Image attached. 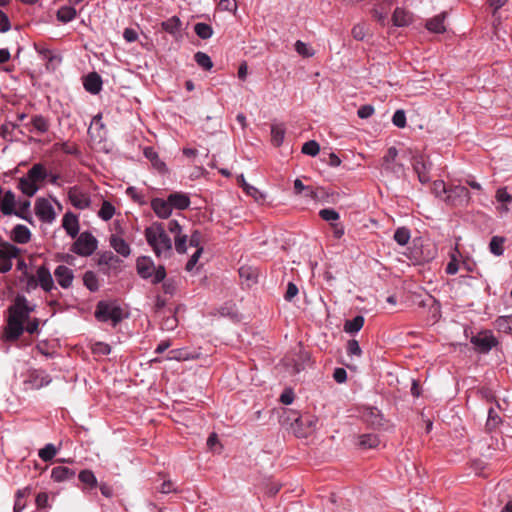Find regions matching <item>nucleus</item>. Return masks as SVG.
<instances>
[{
	"label": "nucleus",
	"instance_id": "obj_1",
	"mask_svg": "<svg viewBox=\"0 0 512 512\" xmlns=\"http://www.w3.org/2000/svg\"><path fill=\"white\" fill-rule=\"evenodd\" d=\"M145 238L156 256L160 257L162 254H171L172 241L162 223L155 222L147 227L145 229Z\"/></svg>",
	"mask_w": 512,
	"mask_h": 512
},
{
	"label": "nucleus",
	"instance_id": "obj_2",
	"mask_svg": "<svg viewBox=\"0 0 512 512\" xmlns=\"http://www.w3.org/2000/svg\"><path fill=\"white\" fill-rule=\"evenodd\" d=\"M136 269L142 279H151V283L156 285L166 278V269L163 265L155 267L153 260L148 256L138 257L136 260Z\"/></svg>",
	"mask_w": 512,
	"mask_h": 512
},
{
	"label": "nucleus",
	"instance_id": "obj_3",
	"mask_svg": "<svg viewBox=\"0 0 512 512\" xmlns=\"http://www.w3.org/2000/svg\"><path fill=\"white\" fill-rule=\"evenodd\" d=\"M285 421H291V428L297 437H307L316 429L318 418L310 414L290 412Z\"/></svg>",
	"mask_w": 512,
	"mask_h": 512
},
{
	"label": "nucleus",
	"instance_id": "obj_4",
	"mask_svg": "<svg viewBox=\"0 0 512 512\" xmlns=\"http://www.w3.org/2000/svg\"><path fill=\"white\" fill-rule=\"evenodd\" d=\"M95 318L99 322L111 321L113 326L119 324L123 318V309L116 302L99 301L94 312Z\"/></svg>",
	"mask_w": 512,
	"mask_h": 512
},
{
	"label": "nucleus",
	"instance_id": "obj_5",
	"mask_svg": "<svg viewBox=\"0 0 512 512\" xmlns=\"http://www.w3.org/2000/svg\"><path fill=\"white\" fill-rule=\"evenodd\" d=\"M98 247V241L96 237L89 231H85L79 234L76 241L72 244L70 251L79 256H90Z\"/></svg>",
	"mask_w": 512,
	"mask_h": 512
},
{
	"label": "nucleus",
	"instance_id": "obj_6",
	"mask_svg": "<svg viewBox=\"0 0 512 512\" xmlns=\"http://www.w3.org/2000/svg\"><path fill=\"white\" fill-rule=\"evenodd\" d=\"M470 201L469 190L462 185L451 186L447 190L445 202L452 206L467 205Z\"/></svg>",
	"mask_w": 512,
	"mask_h": 512
},
{
	"label": "nucleus",
	"instance_id": "obj_7",
	"mask_svg": "<svg viewBox=\"0 0 512 512\" xmlns=\"http://www.w3.org/2000/svg\"><path fill=\"white\" fill-rule=\"evenodd\" d=\"M20 249L8 242L0 247V273H7L12 268V259L18 257Z\"/></svg>",
	"mask_w": 512,
	"mask_h": 512
},
{
	"label": "nucleus",
	"instance_id": "obj_8",
	"mask_svg": "<svg viewBox=\"0 0 512 512\" xmlns=\"http://www.w3.org/2000/svg\"><path fill=\"white\" fill-rule=\"evenodd\" d=\"M470 342L474 345L476 351L486 354L498 344V340L490 331L481 332L471 337Z\"/></svg>",
	"mask_w": 512,
	"mask_h": 512
},
{
	"label": "nucleus",
	"instance_id": "obj_9",
	"mask_svg": "<svg viewBox=\"0 0 512 512\" xmlns=\"http://www.w3.org/2000/svg\"><path fill=\"white\" fill-rule=\"evenodd\" d=\"M397 155L398 150L395 147H390L382 158V168L386 173L400 177L404 172V166L396 162Z\"/></svg>",
	"mask_w": 512,
	"mask_h": 512
},
{
	"label": "nucleus",
	"instance_id": "obj_10",
	"mask_svg": "<svg viewBox=\"0 0 512 512\" xmlns=\"http://www.w3.org/2000/svg\"><path fill=\"white\" fill-rule=\"evenodd\" d=\"M24 324L15 318L7 317V325L4 327L1 339L5 342H15L24 333Z\"/></svg>",
	"mask_w": 512,
	"mask_h": 512
},
{
	"label": "nucleus",
	"instance_id": "obj_11",
	"mask_svg": "<svg viewBox=\"0 0 512 512\" xmlns=\"http://www.w3.org/2000/svg\"><path fill=\"white\" fill-rule=\"evenodd\" d=\"M412 166L422 184L430 182V170L432 168L430 161L426 160L423 155H415L412 158Z\"/></svg>",
	"mask_w": 512,
	"mask_h": 512
},
{
	"label": "nucleus",
	"instance_id": "obj_12",
	"mask_svg": "<svg viewBox=\"0 0 512 512\" xmlns=\"http://www.w3.org/2000/svg\"><path fill=\"white\" fill-rule=\"evenodd\" d=\"M35 214L44 223H52L56 218L54 208L46 198L36 200Z\"/></svg>",
	"mask_w": 512,
	"mask_h": 512
},
{
	"label": "nucleus",
	"instance_id": "obj_13",
	"mask_svg": "<svg viewBox=\"0 0 512 512\" xmlns=\"http://www.w3.org/2000/svg\"><path fill=\"white\" fill-rule=\"evenodd\" d=\"M8 317L15 318L23 324L29 320L26 309V297L24 295L18 294L15 297L13 304L8 308Z\"/></svg>",
	"mask_w": 512,
	"mask_h": 512
},
{
	"label": "nucleus",
	"instance_id": "obj_14",
	"mask_svg": "<svg viewBox=\"0 0 512 512\" xmlns=\"http://www.w3.org/2000/svg\"><path fill=\"white\" fill-rule=\"evenodd\" d=\"M16 204L17 201L15 193L11 190H7L0 201V211L5 216L15 215L21 219L29 220L28 216L16 213Z\"/></svg>",
	"mask_w": 512,
	"mask_h": 512
},
{
	"label": "nucleus",
	"instance_id": "obj_15",
	"mask_svg": "<svg viewBox=\"0 0 512 512\" xmlns=\"http://www.w3.org/2000/svg\"><path fill=\"white\" fill-rule=\"evenodd\" d=\"M70 203L77 209L84 210L91 204L88 194L82 192L78 186H73L68 191Z\"/></svg>",
	"mask_w": 512,
	"mask_h": 512
},
{
	"label": "nucleus",
	"instance_id": "obj_16",
	"mask_svg": "<svg viewBox=\"0 0 512 512\" xmlns=\"http://www.w3.org/2000/svg\"><path fill=\"white\" fill-rule=\"evenodd\" d=\"M35 278L38 286L45 292H51L53 289H56L51 272L46 265H41L37 268Z\"/></svg>",
	"mask_w": 512,
	"mask_h": 512
},
{
	"label": "nucleus",
	"instance_id": "obj_17",
	"mask_svg": "<svg viewBox=\"0 0 512 512\" xmlns=\"http://www.w3.org/2000/svg\"><path fill=\"white\" fill-rule=\"evenodd\" d=\"M54 276L58 282V284L63 289H68L71 287L73 279H74V273L73 270L65 265H59L54 270Z\"/></svg>",
	"mask_w": 512,
	"mask_h": 512
},
{
	"label": "nucleus",
	"instance_id": "obj_18",
	"mask_svg": "<svg viewBox=\"0 0 512 512\" xmlns=\"http://www.w3.org/2000/svg\"><path fill=\"white\" fill-rule=\"evenodd\" d=\"M102 84V78L97 72H90L84 77V88L93 95L98 94L102 90Z\"/></svg>",
	"mask_w": 512,
	"mask_h": 512
},
{
	"label": "nucleus",
	"instance_id": "obj_19",
	"mask_svg": "<svg viewBox=\"0 0 512 512\" xmlns=\"http://www.w3.org/2000/svg\"><path fill=\"white\" fill-rule=\"evenodd\" d=\"M52 379L44 370H33L30 372L28 382L34 389H40L51 383Z\"/></svg>",
	"mask_w": 512,
	"mask_h": 512
},
{
	"label": "nucleus",
	"instance_id": "obj_20",
	"mask_svg": "<svg viewBox=\"0 0 512 512\" xmlns=\"http://www.w3.org/2000/svg\"><path fill=\"white\" fill-rule=\"evenodd\" d=\"M62 227L71 238H75L79 234V220L77 215L72 212L65 213L62 219Z\"/></svg>",
	"mask_w": 512,
	"mask_h": 512
},
{
	"label": "nucleus",
	"instance_id": "obj_21",
	"mask_svg": "<svg viewBox=\"0 0 512 512\" xmlns=\"http://www.w3.org/2000/svg\"><path fill=\"white\" fill-rule=\"evenodd\" d=\"M446 16V12H441L440 14L428 19L425 23V28L431 33H444L446 31V26L444 23Z\"/></svg>",
	"mask_w": 512,
	"mask_h": 512
},
{
	"label": "nucleus",
	"instance_id": "obj_22",
	"mask_svg": "<svg viewBox=\"0 0 512 512\" xmlns=\"http://www.w3.org/2000/svg\"><path fill=\"white\" fill-rule=\"evenodd\" d=\"M151 208L153 209L154 213L162 219H167L171 213L172 208L170 205L169 200H164L162 198H154L151 201Z\"/></svg>",
	"mask_w": 512,
	"mask_h": 512
},
{
	"label": "nucleus",
	"instance_id": "obj_23",
	"mask_svg": "<svg viewBox=\"0 0 512 512\" xmlns=\"http://www.w3.org/2000/svg\"><path fill=\"white\" fill-rule=\"evenodd\" d=\"M171 208L177 210H185L190 206V198L188 194L182 192L171 193L168 197Z\"/></svg>",
	"mask_w": 512,
	"mask_h": 512
},
{
	"label": "nucleus",
	"instance_id": "obj_24",
	"mask_svg": "<svg viewBox=\"0 0 512 512\" xmlns=\"http://www.w3.org/2000/svg\"><path fill=\"white\" fill-rule=\"evenodd\" d=\"M76 471L66 466H56L51 471V478L55 482H64L75 477Z\"/></svg>",
	"mask_w": 512,
	"mask_h": 512
},
{
	"label": "nucleus",
	"instance_id": "obj_25",
	"mask_svg": "<svg viewBox=\"0 0 512 512\" xmlns=\"http://www.w3.org/2000/svg\"><path fill=\"white\" fill-rule=\"evenodd\" d=\"M392 22L396 27L408 26L412 22V15L405 9L397 7L392 14Z\"/></svg>",
	"mask_w": 512,
	"mask_h": 512
},
{
	"label": "nucleus",
	"instance_id": "obj_26",
	"mask_svg": "<svg viewBox=\"0 0 512 512\" xmlns=\"http://www.w3.org/2000/svg\"><path fill=\"white\" fill-rule=\"evenodd\" d=\"M109 242L110 246L122 257L130 255V246L122 237L113 234L110 236Z\"/></svg>",
	"mask_w": 512,
	"mask_h": 512
},
{
	"label": "nucleus",
	"instance_id": "obj_27",
	"mask_svg": "<svg viewBox=\"0 0 512 512\" xmlns=\"http://www.w3.org/2000/svg\"><path fill=\"white\" fill-rule=\"evenodd\" d=\"M11 238L18 244H26L31 239V232L25 225L17 224L12 230Z\"/></svg>",
	"mask_w": 512,
	"mask_h": 512
},
{
	"label": "nucleus",
	"instance_id": "obj_28",
	"mask_svg": "<svg viewBox=\"0 0 512 512\" xmlns=\"http://www.w3.org/2000/svg\"><path fill=\"white\" fill-rule=\"evenodd\" d=\"M27 176L34 182L38 183L48 178L49 173L42 163L34 164L27 172Z\"/></svg>",
	"mask_w": 512,
	"mask_h": 512
},
{
	"label": "nucleus",
	"instance_id": "obj_29",
	"mask_svg": "<svg viewBox=\"0 0 512 512\" xmlns=\"http://www.w3.org/2000/svg\"><path fill=\"white\" fill-rule=\"evenodd\" d=\"M17 187L24 195L28 197L34 196L39 189L37 184L34 183L27 175L19 179Z\"/></svg>",
	"mask_w": 512,
	"mask_h": 512
},
{
	"label": "nucleus",
	"instance_id": "obj_30",
	"mask_svg": "<svg viewBox=\"0 0 512 512\" xmlns=\"http://www.w3.org/2000/svg\"><path fill=\"white\" fill-rule=\"evenodd\" d=\"M181 26L182 22L178 16H172L161 23L162 29L173 36L180 33Z\"/></svg>",
	"mask_w": 512,
	"mask_h": 512
},
{
	"label": "nucleus",
	"instance_id": "obj_31",
	"mask_svg": "<svg viewBox=\"0 0 512 512\" xmlns=\"http://www.w3.org/2000/svg\"><path fill=\"white\" fill-rule=\"evenodd\" d=\"M380 443V439L376 434H362L358 436L357 445L361 449H373L376 448Z\"/></svg>",
	"mask_w": 512,
	"mask_h": 512
},
{
	"label": "nucleus",
	"instance_id": "obj_32",
	"mask_svg": "<svg viewBox=\"0 0 512 512\" xmlns=\"http://www.w3.org/2000/svg\"><path fill=\"white\" fill-rule=\"evenodd\" d=\"M78 479L83 483L87 489L92 490L98 487V481L93 473L89 469H83L78 473Z\"/></svg>",
	"mask_w": 512,
	"mask_h": 512
},
{
	"label": "nucleus",
	"instance_id": "obj_33",
	"mask_svg": "<svg viewBox=\"0 0 512 512\" xmlns=\"http://www.w3.org/2000/svg\"><path fill=\"white\" fill-rule=\"evenodd\" d=\"M145 157L151 161L154 168H156L159 172L163 173L167 171L166 164L160 160L158 153L152 148L147 147L144 150Z\"/></svg>",
	"mask_w": 512,
	"mask_h": 512
},
{
	"label": "nucleus",
	"instance_id": "obj_34",
	"mask_svg": "<svg viewBox=\"0 0 512 512\" xmlns=\"http://www.w3.org/2000/svg\"><path fill=\"white\" fill-rule=\"evenodd\" d=\"M30 124L33 127L30 131H37L40 134H44L49 130V121L42 115H33L30 120Z\"/></svg>",
	"mask_w": 512,
	"mask_h": 512
},
{
	"label": "nucleus",
	"instance_id": "obj_35",
	"mask_svg": "<svg viewBox=\"0 0 512 512\" xmlns=\"http://www.w3.org/2000/svg\"><path fill=\"white\" fill-rule=\"evenodd\" d=\"M57 20L62 23H68L77 16V11L73 6H62L57 11Z\"/></svg>",
	"mask_w": 512,
	"mask_h": 512
},
{
	"label": "nucleus",
	"instance_id": "obj_36",
	"mask_svg": "<svg viewBox=\"0 0 512 512\" xmlns=\"http://www.w3.org/2000/svg\"><path fill=\"white\" fill-rule=\"evenodd\" d=\"M285 127L283 124L271 125V141L274 146L279 147L282 145L285 137Z\"/></svg>",
	"mask_w": 512,
	"mask_h": 512
},
{
	"label": "nucleus",
	"instance_id": "obj_37",
	"mask_svg": "<svg viewBox=\"0 0 512 512\" xmlns=\"http://www.w3.org/2000/svg\"><path fill=\"white\" fill-rule=\"evenodd\" d=\"M502 424V418L499 414L494 410V408H490L488 410V417L485 424V429L487 432H492L496 430Z\"/></svg>",
	"mask_w": 512,
	"mask_h": 512
},
{
	"label": "nucleus",
	"instance_id": "obj_38",
	"mask_svg": "<svg viewBox=\"0 0 512 512\" xmlns=\"http://www.w3.org/2000/svg\"><path fill=\"white\" fill-rule=\"evenodd\" d=\"M121 260L118 256L114 255L111 251L103 252L98 260L99 265H106L109 268H117Z\"/></svg>",
	"mask_w": 512,
	"mask_h": 512
},
{
	"label": "nucleus",
	"instance_id": "obj_39",
	"mask_svg": "<svg viewBox=\"0 0 512 512\" xmlns=\"http://www.w3.org/2000/svg\"><path fill=\"white\" fill-rule=\"evenodd\" d=\"M506 238L503 236H493L489 243V251L495 256L504 254V243Z\"/></svg>",
	"mask_w": 512,
	"mask_h": 512
},
{
	"label": "nucleus",
	"instance_id": "obj_40",
	"mask_svg": "<svg viewBox=\"0 0 512 512\" xmlns=\"http://www.w3.org/2000/svg\"><path fill=\"white\" fill-rule=\"evenodd\" d=\"M83 284L90 292H96L99 289V281L95 272L86 271L83 274Z\"/></svg>",
	"mask_w": 512,
	"mask_h": 512
},
{
	"label": "nucleus",
	"instance_id": "obj_41",
	"mask_svg": "<svg viewBox=\"0 0 512 512\" xmlns=\"http://www.w3.org/2000/svg\"><path fill=\"white\" fill-rule=\"evenodd\" d=\"M364 317L362 315H357L351 320H347L344 324V331L347 333H357L361 330L364 325Z\"/></svg>",
	"mask_w": 512,
	"mask_h": 512
},
{
	"label": "nucleus",
	"instance_id": "obj_42",
	"mask_svg": "<svg viewBox=\"0 0 512 512\" xmlns=\"http://www.w3.org/2000/svg\"><path fill=\"white\" fill-rule=\"evenodd\" d=\"M495 324L500 332L512 334V315L499 316L496 319Z\"/></svg>",
	"mask_w": 512,
	"mask_h": 512
},
{
	"label": "nucleus",
	"instance_id": "obj_43",
	"mask_svg": "<svg viewBox=\"0 0 512 512\" xmlns=\"http://www.w3.org/2000/svg\"><path fill=\"white\" fill-rule=\"evenodd\" d=\"M194 31L196 35L203 40L209 39L213 35L212 26L202 22L195 24Z\"/></svg>",
	"mask_w": 512,
	"mask_h": 512
},
{
	"label": "nucleus",
	"instance_id": "obj_44",
	"mask_svg": "<svg viewBox=\"0 0 512 512\" xmlns=\"http://www.w3.org/2000/svg\"><path fill=\"white\" fill-rule=\"evenodd\" d=\"M410 237V230L406 227L397 228L393 236L396 243L399 244L400 246H405L406 244H408Z\"/></svg>",
	"mask_w": 512,
	"mask_h": 512
},
{
	"label": "nucleus",
	"instance_id": "obj_45",
	"mask_svg": "<svg viewBox=\"0 0 512 512\" xmlns=\"http://www.w3.org/2000/svg\"><path fill=\"white\" fill-rule=\"evenodd\" d=\"M194 60L198 66L204 70H210L213 67V62L210 56L204 52L198 51L194 55Z\"/></svg>",
	"mask_w": 512,
	"mask_h": 512
},
{
	"label": "nucleus",
	"instance_id": "obj_46",
	"mask_svg": "<svg viewBox=\"0 0 512 512\" xmlns=\"http://www.w3.org/2000/svg\"><path fill=\"white\" fill-rule=\"evenodd\" d=\"M115 214V207L109 202L104 201L100 210L98 211V216L104 220L109 221Z\"/></svg>",
	"mask_w": 512,
	"mask_h": 512
},
{
	"label": "nucleus",
	"instance_id": "obj_47",
	"mask_svg": "<svg viewBox=\"0 0 512 512\" xmlns=\"http://www.w3.org/2000/svg\"><path fill=\"white\" fill-rule=\"evenodd\" d=\"M56 454L57 449L52 443L46 444L38 453L39 457L45 462L52 460Z\"/></svg>",
	"mask_w": 512,
	"mask_h": 512
},
{
	"label": "nucleus",
	"instance_id": "obj_48",
	"mask_svg": "<svg viewBox=\"0 0 512 512\" xmlns=\"http://www.w3.org/2000/svg\"><path fill=\"white\" fill-rule=\"evenodd\" d=\"M238 183L243 187L244 191L254 197L257 201L259 200L258 198V195L262 198V194L259 192V190L257 188H255L254 186H251L249 185L246 181H245V178H244V175L241 174L239 177H238Z\"/></svg>",
	"mask_w": 512,
	"mask_h": 512
},
{
	"label": "nucleus",
	"instance_id": "obj_49",
	"mask_svg": "<svg viewBox=\"0 0 512 512\" xmlns=\"http://www.w3.org/2000/svg\"><path fill=\"white\" fill-rule=\"evenodd\" d=\"M320 151V146L315 140L307 141L303 144L301 152L305 155L316 156Z\"/></svg>",
	"mask_w": 512,
	"mask_h": 512
},
{
	"label": "nucleus",
	"instance_id": "obj_50",
	"mask_svg": "<svg viewBox=\"0 0 512 512\" xmlns=\"http://www.w3.org/2000/svg\"><path fill=\"white\" fill-rule=\"evenodd\" d=\"M295 50L296 52L303 56V57H312L314 56L315 52L312 48L308 47V45L304 42H302L301 40H297L295 42Z\"/></svg>",
	"mask_w": 512,
	"mask_h": 512
},
{
	"label": "nucleus",
	"instance_id": "obj_51",
	"mask_svg": "<svg viewBox=\"0 0 512 512\" xmlns=\"http://www.w3.org/2000/svg\"><path fill=\"white\" fill-rule=\"evenodd\" d=\"M319 216L321 217V219L328 222L336 221L340 218V214L335 209L332 208L321 209L319 211Z\"/></svg>",
	"mask_w": 512,
	"mask_h": 512
},
{
	"label": "nucleus",
	"instance_id": "obj_52",
	"mask_svg": "<svg viewBox=\"0 0 512 512\" xmlns=\"http://www.w3.org/2000/svg\"><path fill=\"white\" fill-rule=\"evenodd\" d=\"M346 350L349 356L361 357L362 355V349L359 342L355 339H351L347 342Z\"/></svg>",
	"mask_w": 512,
	"mask_h": 512
},
{
	"label": "nucleus",
	"instance_id": "obj_53",
	"mask_svg": "<svg viewBox=\"0 0 512 512\" xmlns=\"http://www.w3.org/2000/svg\"><path fill=\"white\" fill-rule=\"evenodd\" d=\"M187 235L182 233L174 237L175 249L179 254H183L187 251Z\"/></svg>",
	"mask_w": 512,
	"mask_h": 512
},
{
	"label": "nucleus",
	"instance_id": "obj_54",
	"mask_svg": "<svg viewBox=\"0 0 512 512\" xmlns=\"http://www.w3.org/2000/svg\"><path fill=\"white\" fill-rule=\"evenodd\" d=\"M178 326V319L173 315L165 317L161 322V329L166 331H173Z\"/></svg>",
	"mask_w": 512,
	"mask_h": 512
},
{
	"label": "nucleus",
	"instance_id": "obj_55",
	"mask_svg": "<svg viewBox=\"0 0 512 512\" xmlns=\"http://www.w3.org/2000/svg\"><path fill=\"white\" fill-rule=\"evenodd\" d=\"M392 123L398 128L406 127V114L402 109H398L395 111L392 117Z\"/></svg>",
	"mask_w": 512,
	"mask_h": 512
},
{
	"label": "nucleus",
	"instance_id": "obj_56",
	"mask_svg": "<svg viewBox=\"0 0 512 512\" xmlns=\"http://www.w3.org/2000/svg\"><path fill=\"white\" fill-rule=\"evenodd\" d=\"M218 9L221 11H228L235 13L237 10L236 0H220L218 3Z\"/></svg>",
	"mask_w": 512,
	"mask_h": 512
},
{
	"label": "nucleus",
	"instance_id": "obj_57",
	"mask_svg": "<svg viewBox=\"0 0 512 512\" xmlns=\"http://www.w3.org/2000/svg\"><path fill=\"white\" fill-rule=\"evenodd\" d=\"M496 200L500 203H510L512 202V195L508 193L507 188H499L496 191Z\"/></svg>",
	"mask_w": 512,
	"mask_h": 512
},
{
	"label": "nucleus",
	"instance_id": "obj_58",
	"mask_svg": "<svg viewBox=\"0 0 512 512\" xmlns=\"http://www.w3.org/2000/svg\"><path fill=\"white\" fill-rule=\"evenodd\" d=\"M374 112H375L374 107L370 104H366V105H362L358 109L357 115L361 119H367V118L371 117L374 114Z\"/></svg>",
	"mask_w": 512,
	"mask_h": 512
},
{
	"label": "nucleus",
	"instance_id": "obj_59",
	"mask_svg": "<svg viewBox=\"0 0 512 512\" xmlns=\"http://www.w3.org/2000/svg\"><path fill=\"white\" fill-rule=\"evenodd\" d=\"M351 34L355 40L362 41L366 36L365 26L362 24H356L352 28Z\"/></svg>",
	"mask_w": 512,
	"mask_h": 512
},
{
	"label": "nucleus",
	"instance_id": "obj_60",
	"mask_svg": "<svg viewBox=\"0 0 512 512\" xmlns=\"http://www.w3.org/2000/svg\"><path fill=\"white\" fill-rule=\"evenodd\" d=\"M203 252V248H198L195 253L190 257L188 262L186 263L185 269L187 271H192L195 267L196 263L198 262L201 254Z\"/></svg>",
	"mask_w": 512,
	"mask_h": 512
},
{
	"label": "nucleus",
	"instance_id": "obj_61",
	"mask_svg": "<svg viewBox=\"0 0 512 512\" xmlns=\"http://www.w3.org/2000/svg\"><path fill=\"white\" fill-rule=\"evenodd\" d=\"M24 276L27 278L25 291L30 293L38 287L37 280L35 275L29 274L27 271H24Z\"/></svg>",
	"mask_w": 512,
	"mask_h": 512
},
{
	"label": "nucleus",
	"instance_id": "obj_62",
	"mask_svg": "<svg viewBox=\"0 0 512 512\" xmlns=\"http://www.w3.org/2000/svg\"><path fill=\"white\" fill-rule=\"evenodd\" d=\"M298 287L293 282H289L287 285V290L284 295L286 301H292V299L298 294Z\"/></svg>",
	"mask_w": 512,
	"mask_h": 512
},
{
	"label": "nucleus",
	"instance_id": "obj_63",
	"mask_svg": "<svg viewBox=\"0 0 512 512\" xmlns=\"http://www.w3.org/2000/svg\"><path fill=\"white\" fill-rule=\"evenodd\" d=\"M48 499H49V497L46 492L38 493L36 496V499H35L37 508H39V509L46 508L48 506Z\"/></svg>",
	"mask_w": 512,
	"mask_h": 512
},
{
	"label": "nucleus",
	"instance_id": "obj_64",
	"mask_svg": "<svg viewBox=\"0 0 512 512\" xmlns=\"http://www.w3.org/2000/svg\"><path fill=\"white\" fill-rule=\"evenodd\" d=\"M101 494L106 498H112L114 496V490L111 485L106 482L98 483Z\"/></svg>",
	"mask_w": 512,
	"mask_h": 512
}]
</instances>
